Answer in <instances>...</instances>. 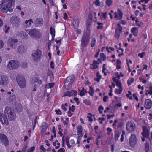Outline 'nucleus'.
<instances>
[{"instance_id":"obj_1","label":"nucleus","mask_w":152,"mask_h":152,"mask_svg":"<svg viewBox=\"0 0 152 152\" xmlns=\"http://www.w3.org/2000/svg\"><path fill=\"white\" fill-rule=\"evenodd\" d=\"M93 16L91 13L89 15L88 19L86 21V28L81 40V44L82 47H86L89 42V37L90 33L91 26L92 23Z\"/></svg>"},{"instance_id":"obj_2","label":"nucleus","mask_w":152,"mask_h":152,"mask_svg":"<svg viewBox=\"0 0 152 152\" xmlns=\"http://www.w3.org/2000/svg\"><path fill=\"white\" fill-rule=\"evenodd\" d=\"M13 0H1V3L0 4L1 11L5 13L8 11L10 12H13V9L11 8Z\"/></svg>"},{"instance_id":"obj_3","label":"nucleus","mask_w":152,"mask_h":152,"mask_svg":"<svg viewBox=\"0 0 152 152\" xmlns=\"http://www.w3.org/2000/svg\"><path fill=\"white\" fill-rule=\"evenodd\" d=\"M4 113L5 116H7L10 121H13L16 118L15 113L13 110L10 107H7L5 108Z\"/></svg>"},{"instance_id":"obj_4","label":"nucleus","mask_w":152,"mask_h":152,"mask_svg":"<svg viewBox=\"0 0 152 152\" xmlns=\"http://www.w3.org/2000/svg\"><path fill=\"white\" fill-rule=\"evenodd\" d=\"M26 31L30 37L34 38L39 39L42 37V34L39 29L34 28L33 29L27 30Z\"/></svg>"},{"instance_id":"obj_5","label":"nucleus","mask_w":152,"mask_h":152,"mask_svg":"<svg viewBox=\"0 0 152 152\" xmlns=\"http://www.w3.org/2000/svg\"><path fill=\"white\" fill-rule=\"evenodd\" d=\"M19 66V62L15 60H11L9 61L7 64V68L10 70L15 69Z\"/></svg>"},{"instance_id":"obj_6","label":"nucleus","mask_w":152,"mask_h":152,"mask_svg":"<svg viewBox=\"0 0 152 152\" xmlns=\"http://www.w3.org/2000/svg\"><path fill=\"white\" fill-rule=\"evenodd\" d=\"M18 85L21 88H25L26 86V82L23 76L19 75L16 78Z\"/></svg>"},{"instance_id":"obj_7","label":"nucleus","mask_w":152,"mask_h":152,"mask_svg":"<svg viewBox=\"0 0 152 152\" xmlns=\"http://www.w3.org/2000/svg\"><path fill=\"white\" fill-rule=\"evenodd\" d=\"M9 81L10 80L8 77L4 75H2L0 78V86L5 87L8 85Z\"/></svg>"},{"instance_id":"obj_8","label":"nucleus","mask_w":152,"mask_h":152,"mask_svg":"<svg viewBox=\"0 0 152 152\" xmlns=\"http://www.w3.org/2000/svg\"><path fill=\"white\" fill-rule=\"evenodd\" d=\"M41 51L39 49L34 50L32 53V57L35 60H37L40 58L42 56Z\"/></svg>"},{"instance_id":"obj_9","label":"nucleus","mask_w":152,"mask_h":152,"mask_svg":"<svg viewBox=\"0 0 152 152\" xmlns=\"http://www.w3.org/2000/svg\"><path fill=\"white\" fill-rule=\"evenodd\" d=\"M135 125L134 123L128 121L126 124V129L129 132H133L135 129Z\"/></svg>"},{"instance_id":"obj_10","label":"nucleus","mask_w":152,"mask_h":152,"mask_svg":"<svg viewBox=\"0 0 152 152\" xmlns=\"http://www.w3.org/2000/svg\"><path fill=\"white\" fill-rule=\"evenodd\" d=\"M11 23L15 26L19 25L20 24V19L19 18L16 16H12L10 19Z\"/></svg>"},{"instance_id":"obj_11","label":"nucleus","mask_w":152,"mask_h":152,"mask_svg":"<svg viewBox=\"0 0 152 152\" xmlns=\"http://www.w3.org/2000/svg\"><path fill=\"white\" fill-rule=\"evenodd\" d=\"M0 141L5 146L9 144V141L6 136L3 134L0 133Z\"/></svg>"},{"instance_id":"obj_12","label":"nucleus","mask_w":152,"mask_h":152,"mask_svg":"<svg viewBox=\"0 0 152 152\" xmlns=\"http://www.w3.org/2000/svg\"><path fill=\"white\" fill-rule=\"evenodd\" d=\"M18 42L17 39H15L13 37H10L7 42L8 45L10 46L11 47L13 48L15 47V44Z\"/></svg>"},{"instance_id":"obj_13","label":"nucleus","mask_w":152,"mask_h":152,"mask_svg":"<svg viewBox=\"0 0 152 152\" xmlns=\"http://www.w3.org/2000/svg\"><path fill=\"white\" fill-rule=\"evenodd\" d=\"M129 141L131 146L132 147L134 146L137 143L136 136L133 134H132L130 137L129 138Z\"/></svg>"},{"instance_id":"obj_14","label":"nucleus","mask_w":152,"mask_h":152,"mask_svg":"<svg viewBox=\"0 0 152 152\" xmlns=\"http://www.w3.org/2000/svg\"><path fill=\"white\" fill-rule=\"evenodd\" d=\"M0 121L3 124L6 125L9 124V122L5 116H4L3 114L0 113Z\"/></svg>"},{"instance_id":"obj_15","label":"nucleus","mask_w":152,"mask_h":152,"mask_svg":"<svg viewBox=\"0 0 152 152\" xmlns=\"http://www.w3.org/2000/svg\"><path fill=\"white\" fill-rule=\"evenodd\" d=\"M77 94V92L76 90H72L71 91H67L64 93V96H76Z\"/></svg>"},{"instance_id":"obj_16","label":"nucleus","mask_w":152,"mask_h":152,"mask_svg":"<svg viewBox=\"0 0 152 152\" xmlns=\"http://www.w3.org/2000/svg\"><path fill=\"white\" fill-rule=\"evenodd\" d=\"M43 21L42 18H37L34 22L35 26L36 27H39L43 24Z\"/></svg>"},{"instance_id":"obj_17","label":"nucleus","mask_w":152,"mask_h":152,"mask_svg":"<svg viewBox=\"0 0 152 152\" xmlns=\"http://www.w3.org/2000/svg\"><path fill=\"white\" fill-rule=\"evenodd\" d=\"M142 134L144 137L149 139V140L151 142V139L149 137V130L146 127H144L143 128V132H142Z\"/></svg>"},{"instance_id":"obj_18","label":"nucleus","mask_w":152,"mask_h":152,"mask_svg":"<svg viewBox=\"0 0 152 152\" xmlns=\"http://www.w3.org/2000/svg\"><path fill=\"white\" fill-rule=\"evenodd\" d=\"M77 133L78 137H81L83 136V132L81 126L79 125L77 126Z\"/></svg>"},{"instance_id":"obj_19","label":"nucleus","mask_w":152,"mask_h":152,"mask_svg":"<svg viewBox=\"0 0 152 152\" xmlns=\"http://www.w3.org/2000/svg\"><path fill=\"white\" fill-rule=\"evenodd\" d=\"M152 102L150 99H148L145 101V107L147 109H150L152 106Z\"/></svg>"},{"instance_id":"obj_20","label":"nucleus","mask_w":152,"mask_h":152,"mask_svg":"<svg viewBox=\"0 0 152 152\" xmlns=\"http://www.w3.org/2000/svg\"><path fill=\"white\" fill-rule=\"evenodd\" d=\"M26 46L23 45H20L17 48L18 52L21 53L25 52L26 51Z\"/></svg>"},{"instance_id":"obj_21","label":"nucleus","mask_w":152,"mask_h":152,"mask_svg":"<svg viewBox=\"0 0 152 152\" xmlns=\"http://www.w3.org/2000/svg\"><path fill=\"white\" fill-rule=\"evenodd\" d=\"M69 137L68 136H66L65 138L64 136H63L62 138V141L63 143H64L65 142L67 146L69 148H71L72 146L69 142Z\"/></svg>"},{"instance_id":"obj_22","label":"nucleus","mask_w":152,"mask_h":152,"mask_svg":"<svg viewBox=\"0 0 152 152\" xmlns=\"http://www.w3.org/2000/svg\"><path fill=\"white\" fill-rule=\"evenodd\" d=\"M79 22L78 19L74 18L72 22V24L75 28H77L79 26Z\"/></svg>"},{"instance_id":"obj_23","label":"nucleus","mask_w":152,"mask_h":152,"mask_svg":"<svg viewBox=\"0 0 152 152\" xmlns=\"http://www.w3.org/2000/svg\"><path fill=\"white\" fill-rule=\"evenodd\" d=\"M33 23L32 20L31 19H30L29 20H26L25 22V26L26 28L30 27L32 23Z\"/></svg>"},{"instance_id":"obj_24","label":"nucleus","mask_w":152,"mask_h":152,"mask_svg":"<svg viewBox=\"0 0 152 152\" xmlns=\"http://www.w3.org/2000/svg\"><path fill=\"white\" fill-rule=\"evenodd\" d=\"M19 35H20L21 37H22L23 39H26L28 37V36L27 34L23 32H21L20 33H19L18 34L17 36H18Z\"/></svg>"},{"instance_id":"obj_25","label":"nucleus","mask_w":152,"mask_h":152,"mask_svg":"<svg viewBox=\"0 0 152 152\" xmlns=\"http://www.w3.org/2000/svg\"><path fill=\"white\" fill-rule=\"evenodd\" d=\"M115 139L116 141H117L121 133V132H119L118 130H115Z\"/></svg>"},{"instance_id":"obj_26","label":"nucleus","mask_w":152,"mask_h":152,"mask_svg":"<svg viewBox=\"0 0 152 152\" xmlns=\"http://www.w3.org/2000/svg\"><path fill=\"white\" fill-rule=\"evenodd\" d=\"M116 85L117 86L119 87L120 91L119 93L121 94L122 91V87L121 84V82L118 80L117 81Z\"/></svg>"},{"instance_id":"obj_27","label":"nucleus","mask_w":152,"mask_h":152,"mask_svg":"<svg viewBox=\"0 0 152 152\" xmlns=\"http://www.w3.org/2000/svg\"><path fill=\"white\" fill-rule=\"evenodd\" d=\"M74 78V77L73 76H69L66 79V83H68L69 82L72 83L73 81Z\"/></svg>"},{"instance_id":"obj_28","label":"nucleus","mask_w":152,"mask_h":152,"mask_svg":"<svg viewBox=\"0 0 152 152\" xmlns=\"http://www.w3.org/2000/svg\"><path fill=\"white\" fill-rule=\"evenodd\" d=\"M89 88L90 89L88 91L89 94L91 96H94V88L91 86H90Z\"/></svg>"},{"instance_id":"obj_29","label":"nucleus","mask_w":152,"mask_h":152,"mask_svg":"<svg viewBox=\"0 0 152 152\" xmlns=\"http://www.w3.org/2000/svg\"><path fill=\"white\" fill-rule=\"evenodd\" d=\"M16 99V96L15 95H12L9 97V100L10 102H15Z\"/></svg>"},{"instance_id":"obj_30","label":"nucleus","mask_w":152,"mask_h":152,"mask_svg":"<svg viewBox=\"0 0 152 152\" xmlns=\"http://www.w3.org/2000/svg\"><path fill=\"white\" fill-rule=\"evenodd\" d=\"M87 92V91L86 89H84L83 87L82 90L81 91L80 93V95L81 96H83L85 95V93Z\"/></svg>"},{"instance_id":"obj_31","label":"nucleus","mask_w":152,"mask_h":152,"mask_svg":"<svg viewBox=\"0 0 152 152\" xmlns=\"http://www.w3.org/2000/svg\"><path fill=\"white\" fill-rule=\"evenodd\" d=\"M99 72H97L96 73L97 78L96 79V81H97V82H99L100 81V80L101 78V76L100 75Z\"/></svg>"},{"instance_id":"obj_32","label":"nucleus","mask_w":152,"mask_h":152,"mask_svg":"<svg viewBox=\"0 0 152 152\" xmlns=\"http://www.w3.org/2000/svg\"><path fill=\"white\" fill-rule=\"evenodd\" d=\"M69 118L66 117L65 118V120L63 121V124L66 126H67L69 124Z\"/></svg>"},{"instance_id":"obj_33","label":"nucleus","mask_w":152,"mask_h":152,"mask_svg":"<svg viewBox=\"0 0 152 152\" xmlns=\"http://www.w3.org/2000/svg\"><path fill=\"white\" fill-rule=\"evenodd\" d=\"M93 115L90 113L88 114V115L87 116V118H88V121H89L91 122L92 121L93 119L92 118Z\"/></svg>"},{"instance_id":"obj_34","label":"nucleus","mask_w":152,"mask_h":152,"mask_svg":"<svg viewBox=\"0 0 152 152\" xmlns=\"http://www.w3.org/2000/svg\"><path fill=\"white\" fill-rule=\"evenodd\" d=\"M145 152H148L149 150V145L148 142H146L145 144Z\"/></svg>"},{"instance_id":"obj_35","label":"nucleus","mask_w":152,"mask_h":152,"mask_svg":"<svg viewBox=\"0 0 152 152\" xmlns=\"http://www.w3.org/2000/svg\"><path fill=\"white\" fill-rule=\"evenodd\" d=\"M97 24L98 25V26L97 27L98 29H102L103 28V23H100L99 22H97Z\"/></svg>"},{"instance_id":"obj_36","label":"nucleus","mask_w":152,"mask_h":152,"mask_svg":"<svg viewBox=\"0 0 152 152\" xmlns=\"http://www.w3.org/2000/svg\"><path fill=\"white\" fill-rule=\"evenodd\" d=\"M50 33L51 35H55V30L52 27H50Z\"/></svg>"},{"instance_id":"obj_37","label":"nucleus","mask_w":152,"mask_h":152,"mask_svg":"<svg viewBox=\"0 0 152 152\" xmlns=\"http://www.w3.org/2000/svg\"><path fill=\"white\" fill-rule=\"evenodd\" d=\"M35 146H33L32 147L29 148L26 152H33L35 150Z\"/></svg>"},{"instance_id":"obj_38","label":"nucleus","mask_w":152,"mask_h":152,"mask_svg":"<svg viewBox=\"0 0 152 152\" xmlns=\"http://www.w3.org/2000/svg\"><path fill=\"white\" fill-rule=\"evenodd\" d=\"M100 58L102 59V61H105L106 59V56L103 53H101L100 54Z\"/></svg>"},{"instance_id":"obj_39","label":"nucleus","mask_w":152,"mask_h":152,"mask_svg":"<svg viewBox=\"0 0 152 152\" xmlns=\"http://www.w3.org/2000/svg\"><path fill=\"white\" fill-rule=\"evenodd\" d=\"M34 82L35 83L37 82V83L39 85L41 84L42 83L41 80L37 77H36L35 78L34 80Z\"/></svg>"},{"instance_id":"obj_40","label":"nucleus","mask_w":152,"mask_h":152,"mask_svg":"<svg viewBox=\"0 0 152 152\" xmlns=\"http://www.w3.org/2000/svg\"><path fill=\"white\" fill-rule=\"evenodd\" d=\"M103 14L102 15V16L100 17L101 19H103L104 18V19H105L107 17V13L106 12H105L104 13H102Z\"/></svg>"},{"instance_id":"obj_41","label":"nucleus","mask_w":152,"mask_h":152,"mask_svg":"<svg viewBox=\"0 0 152 152\" xmlns=\"http://www.w3.org/2000/svg\"><path fill=\"white\" fill-rule=\"evenodd\" d=\"M118 14L120 17L118 18V20H120L122 18L123 13L122 12L119 10H118Z\"/></svg>"},{"instance_id":"obj_42","label":"nucleus","mask_w":152,"mask_h":152,"mask_svg":"<svg viewBox=\"0 0 152 152\" xmlns=\"http://www.w3.org/2000/svg\"><path fill=\"white\" fill-rule=\"evenodd\" d=\"M118 25L119 26L118 27V28H116V30L121 33L122 32V27L119 24H118Z\"/></svg>"},{"instance_id":"obj_43","label":"nucleus","mask_w":152,"mask_h":152,"mask_svg":"<svg viewBox=\"0 0 152 152\" xmlns=\"http://www.w3.org/2000/svg\"><path fill=\"white\" fill-rule=\"evenodd\" d=\"M125 134V132L124 131V130L122 131V134L121 135V139H120L121 141V142H122L124 141V135Z\"/></svg>"},{"instance_id":"obj_44","label":"nucleus","mask_w":152,"mask_h":152,"mask_svg":"<svg viewBox=\"0 0 152 152\" xmlns=\"http://www.w3.org/2000/svg\"><path fill=\"white\" fill-rule=\"evenodd\" d=\"M21 67L23 68H25L27 67V63L25 62H23L21 64Z\"/></svg>"},{"instance_id":"obj_45","label":"nucleus","mask_w":152,"mask_h":152,"mask_svg":"<svg viewBox=\"0 0 152 152\" xmlns=\"http://www.w3.org/2000/svg\"><path fill=\"white\" fill-rule=\"evenodd\" d=\"M102 136L101 135H99L97 139L96 144L97 145H98L99 143L101 140V137H102Z\"/></svg>"},{"instance_id":"obj_46","label":"nucleus","mask_w":152,"mask_h":152,"mask_svg":"<svg viewBox=\"0 0 152 152\" xmlns=\"http://www.w3.org/2000/svg\"><path fill=\"white\" fill-rule=\"evenodd\" d=\"M112 1L111 0H107L106 1V3L107 5L108 6H110L112 4Z\"/></svg>"},{"instance_id":"obj_47","label":"nucleus","mask_w":152,"mask_h":152,"mask_svg":"<svg viewBox=\"0 0 152 152\" xmlns=\"http://www.w3.org/2000/svg\"><path fill=\"white\" fill-rule=\"evenodd\" d=\"M42 131H45L47 129V124L46 123H44V124L42 126Z\"/></svg>"},{"instance_id":"obj_48","label":"nucleus","mask_w":152,"mask_h":152,"mask_svg":"<svg viewBox=\"0 0 152 152\" xmlns=\"http://www.w3.org/2000/svg\"><path fill=\"white\" fill-rule=\"evenodd\" d=\"M83 102L87 105H89L91 104V102L88 99H85L84 100Z\"/></svg>"},{"instance_id":"obj_49","label":"nucleus","mask_w":152,"mask_h":152,"mask_svg":"<svg viewBox=\"0 0 152 152\" xmlns=\"http://www.w3.org/2000/svg\"><path fill=\"white\" fill-rule=\"evenodd\" d=\"M69 111L73 112L75 110V106L72 105L71 106H70L69 108Z\"/></svg>"},{"instance_id":"obj_50","label":"nucleus","mask_w":152,"mask_h":152,"mask_svg":"<svg viewBox=\"0 0 152 152\" xmlns=\"http://www.w3.org/2000/svg\"><path fill=\"white\" fill-rule=\"evenodd\" d=\"M104 109L103 107L102 106H100L98 108V110L100 114H102V111Z\"/></svg>"},{"instance_id":"obj_51","label":"nucleus","mask_w":152,"mask_h":152,"mask_svg":"<svg viewBox=\"0 0 152 152\" xmlns=\"http://www.w3.org/2000/svg\"><path fill=\"white\" fill-rule=\"evenodd\" d=\"M40 152H45V149L44 148L43 145H41L40 146Z\"/></svg>"},{"instance_id":"obj_52","label":"nucleus","mask_w":152,"mask_h":152,"mask_svg":"<svg viewBox=\"0 0 152 152\" xmlns=\"http://www.w3.org/2000/svg\"><path fill=\"white\" fill-rule=\"evenodd\" d=\"M94 63L93 64L90 65V68L92 69H95V61L94 60L93 61Z\"/></svg>"},{"instance_id":"obj_53","label":"nucleus","mask_w":152,"mask_h":152,"mask_svg":"<svg viewBox=\"0 0 152 152\" xmlns=\"http://www.w3.org/2000/svg\"><path fill=\"white\" fill-rule=\"evenodd\" d=\"M55 111L56 112V114L58 115H61L62 114V113L61 111L59 109L57 110H55Z\"/></svg>"},{"instance_id":"obj_54","label":"nucleus","mask_w":152,"mask_h":152,"mask_svg":"<svg viewBox=\"0 0 152 152\" xmlns=\"http://www.w3.org/2000/svg\"><path fill=\"white\" fill-rule=\"evenodd\" d=\"M54 83H50L48 84V88H52L54 86Z\"/></svg>"},{"instance_id":"obj_55","label":"nucleus","mask_w":152,"mask_h":152,"mask_svg":"<svg viewBox=\"0 0 152 152\" xmlns=\"http://www.w3.org/2000/svg\"><path fill=\"white\" fill-rule=\"evenodd\" d=\"M137 29V28L135 27L132 28L131 29V32L132 33H134L136 32Z\"/></svg>"},{"instance_id":"obj_56","label":"nucleus","mask_w":152,"mask_h":152,"mask_svg":"<svg viewBox=\"0 0 152 152\" xmlns=\"http://www.w3.org/2000/svg\"><path fill=\"white\" fill-rule=\"evenodd\" d=\"M74 100L76 102V104H77V105H78L80 103V102L79 101L78 98L77 97H75L74 98Z\"/></svg>"},{"instance_id":"obj_57","label":"nucleus","mask_w":152,"mask_h":152,"mask_svg":"<svg viewBox=\"0 0 152 152\" xmlns=\"http://www.w3.org/2000/svg\"><path fill=\"white\" fill-rule=\"evenodd\" d=\"M95 45V40L94 39V38L91 44V46L92 47H94V46Z\"/></svg>"},{"instance_id":"obj_58","label":"nucleus","mask_w":152,"mask_h":152,"mask_svg":"<svg viewBox=\"0 0 152 152\" xmlns=\"http://www.w3.org/2000/svg\"><path fill=\"white\" fill-rule=\"evenodd\" d=\"M123 122H120L118 124V125H117V127L120 128H121L122 126H123Z\"/></svg>"},{"instance_id":"obj_59","label":"nucleus","mask_w":152,"mask_h":152,"mask_svg":"<svg viewBox=\"0 0 152 152\" xmlns=\"http://www.w3.org/2000/svg\"><path fill=\"white\" fill-rule=\"evenodd\" d=\"M145 54V53H139L138 54V56L139 57L142 58L143 57V56Z\"/></svg>"},{"instance_id":"obj_60","label":"nucleus","mask_w":152,"mask_h":152,"mask_svg":"<svg viewBox=\"0 0 152 152\" xmlns=\"http://www.w3.org/2000/svg\"><path fill=\"white\" fill-rule=\"evenodd\" d=\"M77 140L76 142V143L78 144V147H79L80 146L79 144L80 143V137H77Z\"/></svg>"},{"instance_id":"obj_61","label":"nucleus","mask_w":152,"mask_h":152,"mask_svg":"<svg viewBox=\"0 0 152 152\" xmlns=\"http://www.w3.org/2000/svg\"><path fill=\"white\" fill-rule=\"evenodd\" d=\"M4 46V43L3 41L0 40V49L3 48Z\"/></svg>"},{"instance_id":"obj_62","label":"nucleus","mask_w":152,"mask_h":152,"mask_svg":"<svg viewBox=\"0 0 152 152\" xmlns=\"http://www.w3.org/2000/svg\"><path fill=\"white\" fill-rule=\"evenodd\" d=\"M115 115L113 114L112 115H107V117L108 119H110L111 117H114Z\"/></svg>"},{"instance_id":"obj_63","label":"nucleus","mask_w":152,"mask_h":152,"mask_svg":"<svg viewBox=\"0 0 152 152\" xmlns=\"http://www.w3.org/2000/svg\"><path fill=\"white\" fill-rule=\"evenodd\" d=\"M133 97L135 98V99L137 101H138V99L137 96L136 95V94H133Z\"/></svg>"},{"instance_id":"obj_64","label":"nucleus","mask_w":152,"mask_h":152,"mask_svg":"<svg viewBox=\"0 0 152 152\" xmlns=\"http://www.w3.org/2000/svg\"><path fill=\"white\" fill-rule=\"evenodd\" d=\"M58 152H65V149L63 148H61L58 151Z\"/></svg>"}]
</instances>
